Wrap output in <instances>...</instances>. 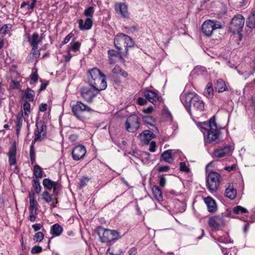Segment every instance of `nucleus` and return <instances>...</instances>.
I'll return each mask as SVG.
<instances>
[{"instance_id": "obj_18", "label": "nucleus", "mask_w": 255, "mask_h": 255, "mask_svg": "<svg viewBox=\"0 0 255 255\" xmlns=\"http://www.w3.org/2000/svg\"><path fill=\"white\" fill-rule=\"evenodd\" d=\"M37 129L35 131L34 141L41 140L46 135V125L42 124L40 127H38L39 123H36Z\"/></svg>"}, {"instance_id": "obj_17", "label": "nucleus", "mask_w": 255, "mask_h": 255, "mask_svg": "<svg viewBox=\"0 0 255 255\" xmlns=\"http://www.w3.org/2000/svg\"><path fill=\"white\" fill-rule=\"evenodd\" d=\"M231 151V146L226 145L224 147L216 149L213 152V155L217 158H222L229 155Z\"/></svg>"}, {"instance_id": "obj_13", "label": "nucleus", "mask_w": 255, "mask_h": 255, "mask_svg": "<svg viewBox=\"0 0 255 255\" xmlns=\"http://www.w3.org/2000/svg\"><path fill=\"white\" fill-rule=\"evenodd\" d=\"M88 82L90 85L94 83L96 79L101 77H105V74L97 68H94L88 70Z\"/></svg>"}, {"instance_id": "obj_43", "label": "nucleus", "mask_w": 255, "mask_h": 255, "mask_svg": "<svg viewBox=\"0 0 255 255\" xmlns=\"http://www.w3.org/2000/svg\"><path fill=\"white\" fill-rule=\"evenodd\" d=\"M23 116L22 113H19L16 117V127L21 128L22 125Z\"/></svg>"}, {"instance_id": "obj_47", "label": "nucleus", "mask_w": 255, "mask_h": 255, "mask_svg": "<svg viewBox=\"0 0 255 255\" xmlns=\"http://www.w3.org/2000/svg\"><path fill=\"white\" fill-rule=\"evenodd\" d=\"M38 207V203L36 201H29V211H37Z\"/></svg>"}, {"instance_id": "obj_32", "label": "nucleus", "mask_w": 255, "mask_h": 255, "mask_svg": "<svg viewBox=\"0 0 255 255\" xmlns=\"http://www.w3.org/2000/svg\"><path fill=\"white\" fill-rule=\"evenodd\" d=\"M143 122L147 124V125H149L152 127V128L151 129L154 131L153 128L157 129V128L153 125L156 121L155 119L151 116H145L143 117Z\"/></svg>"}, {"instance_id": "obj_64", "label": "nucleus", "mask_w": 255, "mask_h": 255, "mask_svg": "<svg viewBox=\"0 0 255 255\" xmlns=\"http://www.w3.org/2000/svg\"><path fill=\"white\" fill-rule=\"evenodd\" d=\"M42 227V226L40 224H35L34 225H32V228L35 232L38 231Z\"/></svg>"}, {"instance_id": "obj_23", "label": "nucleus", "mask_w": 255, "mask_h": 255, "mask_svg": "<svg viewBox=\"0 0 255 255\" xmlns=\"http://www.w3.org/2000/svg\"><path fill=\"white\" fill-rule=\"evenodd\" d=\"M155 137V134L151 131L148 130H145L139 135L140 139L146 144H148L149 141Z\"/></svg>"}, {"instance_id": "obj_58", "label": "nucleus", "mask_w": 255, "mask_h": 255, "mask_svg": "<svg viewBox=\"0 0 255 255\" xmlns=\"http://www.w3.org/2000/svg\"><path fill=\"white\" fill-rule=\"evenodd\" d=\"M108 54L112 57V56H116V57H117L119 55H120V54H119V53L114 50H109L108 52Z\"/></svg>"}, {"instance_id": "obj_3", "label": "nucleus", "mask_w": 255, "mask_h": 255, "mask_svg": "<svg viewBox=\"0 0 255 255\" xmlns=\"http://www.w3.org/2000/svg\"><path fill=\"white\" fill-rule=\"evenodd\" d=\"M134 44L133 41L129 36L123 33L117 34L114 39V44L116 47L121 50L123 47H124L126 55H128V47H132Z\"/></svg>"}, {"instance_id": "obj_55", "label": "nucleus", "mask_w": 255, "mask_h": 255, "mask_svg": "<svg viewBox=\"0 0 255 255\" xmlns=\"http://www.w3.org/2000/svg\"><path fill=\"white\" fill-rule=\"evenodd\" d=\"M31 81H30V84H33V83H35L37 82L38 80V74L37 72H34L31 75Z\"/></svg>"}, {"instance_id": "obj_54", "label": "nucleus", "mask_w": 255, "mask_h": 255, "mask_svg": "<svg viewBox=\"0 0 255 255\" xmlns=\"http://www.w3.org/2000/svg\"><path fill=\"white\" fill-rule=\"evenodd\" d=\"M166 181V178L164 177V176L163 175H161L159 177V184L160 186L162 187H164V186L165 185Z\"/></svg>"}, {"instance_id": "obj_41", "label": "nucleus", "mask_w": 255, "mask_h": 255, "mask_svg": "<svg viewBox=\"0 0 255 255\" xmlns=\"http://www.w3.org/2000/svg\"><path fill=\"white\" fill-rule=\"evenodd\" d=\"M12 25L10 24H4L0 28V31L3 34H7L11 30Z\"/></svg>"}, {"instance_id": "obj_21", "label": "nucleus", "mask_w": 255, "mask_h": 255, "mask_svg": "<svg viewBox=\"0 0 255 255\" xmlns=\"http://www.w3.org/2000/svg\"><path fill=\"white\" fill-rule=\"evenodd\" d=\"M79 27L82 30H88L91 28L93 25V20L91 18H87L84 23L83 19L78 20Z\"/></svg>"}, {"instance_id": "obj_50", "label": "nucleus", "mask_w": 255, "mask_h": 255, "mask_svg": "<svg viewBox=\"0 0 255 255\" xmlns=\"http://www.w3.org/2000/svg\"><path fill=\"white\" fill-rule=\"evenodd\" d=\"M112 241H114L120 238V236L118 232L115 230H112Z\"/></svg>"}, {"instance_id": "obj_45", "label": "nucleus", "mask_w": 255, "mask_h": 255, "mask_svg": "<svg viewBox=\"0 0 255 255\" xmlns=\"http://www.w3.org/2000/svg\"><path fill=\"white\" fill-rule=\"evenodd\" d=\"M179 170L180 171L185 173H189L190 171L189 168L186 166V164L184 162H181L180 163Z\"/></svg>"}, {"instance_id": "obj_38", "label": "nucleus", "mask_w": 255, "mask_h": 255, "mask_svg": "<svg viewBox=\"0 0 255 255\" xmlns=\"http://www.w3.org/2000/svg\"><path fill=\"white\" fill-rule=\"evenodd\" d=\"M233 212L236 214H243L247 213V210L240 206H237L233 208Z\"/></svg>"}, {"instance_id": "obj_51", "label": "nucleus", "mask_w": 255, "mask_h": 255, "mask_svg": "<svg viewBox=\"0 0 255 255\" xmlns=\"http://www.w3.org/2000/svg\"><path fill=\"white\" fill-rule=\"evenodd\" d=\"M42 251V248L40 246H35L31 249V253L33 254H38Z\"/></svg>"}, {"instance_id": "obj_7", "label": "nucleus", "mask_w": 255, "mask_h": 255, "mask_svg": "<svg viewBox=\"0 0 255 255\" xmlns=\"http://www.w3.org/2000/svg\"><path fill=\"white\" fill-rule=\"evenodd\" d=\"M244 24L245 19L244 17L241 14H238L232 18L230 28L232 30L233 33H239L242 30Z\"/></svg>"}, {"instance_id": "obj_33", "label": "nucleus", "mask_w": 255, "mask_h": 255, "mask_svg": "<svg viewBox=\"0 0 255 255\" xmlns=\"http://www.w3.org/2000/svg\"><path fill=\"white\" fill-rule=\"evenodd\" d=\"M161 157L163 160L169 163H171L173 161V158L171 156V151L170 150H166L162 153Z\"/></svg>"}, {"instance_id": "obj_52", "label": "nucleus", "mask_w": 255, "mask_h": 255, "mask_svg": "<svg viewBox=\"0 0 255 255\" xmlns=\"http://www.w3.org/2000/svg\"><path fill=\"white\" fill-rule=\"evenodd\" d=\"M74 36V34L72 33H69L68 35H67L65 38L64 39V40L62 42L61 45H64L66 43H67L70 39Z\"/></svg>"}, {"instance_id": "obj_60", "label": "nucleus", "mask_w": 255, "mask_h": 255, "mask_svg": "<svg viewBox=\"0 0 255 255\" xmlns=\"http://www.w3.org/2000/svg\"><path fill=\"white\" fill-rule=\"evenodd\" d=\"M89 179L87 178H83L80 181V188H83L87 184Z\"/></svg>"}, {"instance_id": "obj_37", "label": "nucleus", "mask_w": 255, "mask_h": 255, "mask_svg": "<svg viewBox=\"0 0 255 255\" xmlns=\"http://www.w3.org/2000/svg\"><path fill=\"white\" fill-rule=\"evenodd\" d=\"M80 46L81 43L79 41L71 42L69 45L68 50L70 51L72 50L74 51H77L79 50Z\"/></svg>"}, {"instance_id": "obj_22", "label": "nucleus", "mask_w": 255, "mask_h": 255, "mask_svg": "<svg viewBox=\"0 0 255 255\" xmlns=\"http://www.w3.org/2000/svg\"><path fill=\"white\" fill-rule=\"evenodd\" d=\"M193 100L191 103V106H192L195 110L203 111L204 109V103L199 97L196 95Z\"/></svg>"}, {"instance_id": "obj_24", "label": "nucleus", "mask_w": 255, "mask_h": 255, "mask_svg": "<svg viewBox=\"0 0 255 255\" xmlns=\"http://www.w3.org/2000/svg\"><path fill=\"white\" fill-rule=\"evenodd\" d=\"M204 201L207 206L209 212L214 213L217 210V207L216 202L211 197H207L205 198Z\"/></svg>"}, {"instance_id": "obj_53", "label": "nucleus", "mask_w": 255, "mask_h": 255, "mask_svg": "<svg viewBox=\"0 0 255 255\" xmlns=\"http://www.w3.org/2000/svg\"><path fill=\"white\" fill-rule=\"evenodd\" d=\"M20 86V83L14 80H12L10 83V87L12 89L19 88Z\"/></svg>"}, {"instance_id": "obj_20", "label": "nucleus", "mask_w": 255, "mask_h": 255, "mask_svg": "<svg viewBox=\"0 0 255 255\" xmlns=\"http://www.w3.org/2000/svg\"><path fill=\"white\" fill-rule=\"evenodd\" d=\"M144 96L147 100L153 104L159 101V96L157 93L151 90H145L144 92Z\"/></svg>"}, {"instance_id": "obj_30", "label": "nucleus", "mask_w": 255, "mask_h": 255, "mask_svg": "<svg viewBox=\"0 0 255 255\" xmlns=\"http://www.w3.org/2000/svg\"><path fill=\"white\" fill-rule=\"evenodd\" d=\"M246 25L250 28H254L255 26V11H253L249 15L246 21Z\"/></svg>"}, {"instance_id": "obj_39", "label": "nucleus", "mask_w": 255, "mask_h": 255, "mask_svg": "<svg viewBox=\"0 0 255 255\" xmlns=\"http://www.w3.org/2000/svg\"><path fill=\"white\" fill-rule=\"evenodd\" d=\"M94 12V9L93 6H90L88 8L86 9L84 11V15L88 18H93V15Z\"/></svg>"}, {"instance_id": "obj_8", "label": "nucleus", "mask_w": 255, "mask_h": 255, "mask_svg": "<svg viewBox=\"0 0 255 255\" xmlns=\"http://www.w3.org/2000/svg\"><path fill=\"white\" fill-rule=\"evenodd\" d=\"M81 95L87 102H92L93 99L99 94V92L93 88L83 87L81 89Z\"/></svg>"}, {"instance_id": "obj_46", "label": "nucleus", "mask_w": 255, "mask_h": 255, "mask_svg": "<svg viewBox=\"0 0 255 255\" xmlns=\"http://www.w3.org/2000/svg\"><path fill=\"white\" fill-rule=\"evenodd\" d=\"M31 54L32 58H38L40 55V50L38 49V47H32Z\"/></svg>"}, {"instance_id": "obj_12", "label": "nucleus", "mask_w": 255, "mask_h": 255, "mask_svg": "<svg viewBox=\"0 0 255 255\" xmlns=\"http://www.w3.org/2000/svg\"><path fill=\"white\" fill-rule=\"evenodd\" d=\"M88 82L90 85L94 83L96 79L101 77H105V74L97 68H94L88 70Z\"/></svg>"}, {"instance_id": "obj_14", "label": "nucleus", "mask_w": 255, "mask_h": 255, "mask_svg": "<svg viewBox=\"0 0 255 255\" xmlns=\"http://www.w3.org/2000/svg\"><path fill=\"white\" fill-rule=\"evenodd\" d=\"M98 234L102 243L112 242V230L103 228L98 229Z\"/></svg>"}, {"instance_id": "obj_40", "label": "nucleus", "mask_w": 255, "mask_h": 255, "mask_svg": "<svg viewBox=\"0 0 255 255\" xmlns=\"http://www.w3.org/2000/svg\"><path fill=\"white\" fill-rule=\"evenodd\" d=\"M33 182V187L34 189L35 192L36 194H38L40 192L41 188L39 181L38 179H34Z\"/></svg>"}, {"instance_id": "obj_57", "label": "nucleus", "mask_w": 255, "mask_h": 255, "mask_svg": "<svg viewBox=\"0 0 255 255\" xmlns=\"http://www.w3.org/2000/svg\"><path fill=\"white\" fill-rule=\"evenodd\" d=\"M170 169V167L168 165L160 166L158 168V172H166Z\"/></svg>"}, {"instance_id": "obj_26", "label": "nucleus", "mask_w": 255, "mask_h": 255, "mask_svg": "<svg viewBox=\"0 0 255 255\" xmlns=\"http://www.w3.org/2000/svg\"><path fill=\"white\" fill-rule=\"evenodd\" d=\"M28 41L32 47L36 48L38 47V44L42 42V38L39 37L37 33L35 32L32 34L31 38L28 39Z\"/></svg>"}, {"instance_id": "obj_49", "label": "nucleus", "mask_w": 255, "mask_h": 255, "mask_svg": "<svg viewBox=\"0 0 255 255\" xmlns=\"http://www.w3.org/2000/svg\"><path fill=\"white\" fill-rule=\"evenodd\" d=\"M44 238V235L41 232H37L33 237V240L36 242L41 241Z\"/></svg>"}, {"instance_id": "obj_28", "label": "nucleus", "mask_w": 255, "mask_h": 255, "mask_svg": "<svg viewBox=\"0 0 255 255\" xmlns=\"http://www.w3.org/2000/svg\"><path fill=\"white\" fill-rule=\"evenodd\" d=\"M62 227L58 224H54L51 228L50 233L54 236H59L62 233Z\"/></svg>"}, {"instance_id": "obj_31", "label": "nucleus", "mask_w": 255, "mask_h": 255, "mask_svg": "<svg viewBox=\"0 0 255 255\" xmlns=\"http://www.w3.org/2000/svg\"><path fill=\"white\" fill-rule=\"evenodd\" d=\"M215 88L219 93L226 91L227 89L225 82L222 79H219L217 81Z\"/></svg>"}, {"instance_id": "obj_63", "label": "nucleus", "mask_w": 255, "mask_h": 255, "mask_svg": "<svg viewBox=\"0 0 255 255\" xmlns=\"http://www.w3.org/2000/svg\"><path fill=\"white\" fill-rule=\"evenodd\" d=\"M72 57V55L70 53V51L68 50L67 54L64 55V57L65 58V62H68L70 60Z\"/></svg>"}, {"instance_id": "obj_11", "label": "nucleus", "mask_w": 255, "mask_h": 255, "mask_svg": "<svg viewBox=\"0 0 255 255\" xmlns=\"http://www.w3.org/2000/svg\"><path fill=\"white\" fill-rule=\"evenodd\" d=\"M196 95L193 93H183L180 96L181 101L189 113L191 112V103Z\"/></svg>"}, {"instance_id": "obj_56", "label": "nucleus", "mask_w": 255, "mask_h": 255, "mask_svg": "<svg viewBox=\"0 0 255 255\" xmlns=\"http://www.w3.org/2000/svg\"><path fill=\"white\" fill-rule=\"evenodd\" d=\"M35 141H32L30 147L29 155L30 156H35V150L34 147V143Z\"/></svg>"}, {"instance_id": "obj_19", "label": "nucleus", "mask_w": 255, "mask_h": 255, "mask_svg": "<svg viewBox=\"0 0 255 255\" xmlns=\"http://www.w3.org/2000/svg\"><path fill=\"white\" fill-rule=\"evenodd\" d=\"M115 10L117 13L120 14L124 18L129 17L127 5L124 3H117L115 5Z\"/></svg>"}, {"instance_id": "obj_5", "label": "nucleus", "mask_w": 255, "mask_h": 255, "mask_svg": "<svg viewBox=\"0 0 255 255\" xmlns=\"http://www.w3.org/2000/svg\"><path fill=\"white\" fill-rule=\"evenodd\" d=\"M221 175L216 172H210L207 178V184L209 190L211 192L216 191L220 186Z\"/></svg>"}, {"instance_id": "obj_35", "label": "nucleus", "mask_w": 255, "mask_h": 255, "mask_svg": "<svg viewBox=\"0 0 255 255\" xmlns=\"http://www.w3.org/2000/svg\"><path fill=\"white\" fill-rule=\"evenodd\" d=\"M24 97L29 101H32L33 100V97L34 92L33 90H30L29 88H27L24 91Z\"/></svg>"}, {"instance_id": "obj_36", "label": "nucleus", "mask_w": 255, "mask_h": 255, "mask_svg": "<svg viewBox=\"0 0 255 255\" xmlns=\"http://www.w3.org/2000/svg\"><path fill=\"white\" fill-rule=\"evenodd\" d=\"M42 168L40 166L37 164L34 165L33 168V174L36 177L41 178L42 177Z\"/></svg>"}, {"instance_id": "obj_1", "label": "nucleus", "mask_w": 255, "mask_h": 255, "mask_svg": "<svg viewBox=\"0 0 255 255\" xmlns=\"http://www.w3.org/2000/svg\"><path fill=\"white\" fill-rule=\"evenodd\" d=\"M201 131L206 137L207 142L211 143L215 141L216 143L219 142V136L221 132L218 128L215 122V117H212L208 122L201 123L199 125Z\"/></svg>"}, {"instance_id": "obj_61", "label": "nucleus", "mask_w": 255, "mask_h": 255, "mask_svg": "<svg viewBox=\"0 0 255 255\" xmlns=\"http://www.w3.org/2000/svg\"><path fill=\"white\" fill-rule=\"evenodd\" d=\"M120 72H122L121 68L118 65L115 66L114 68L112 70V72L113 74H119Z\"/></svg>"}, {"instance_id": "obj_2", "label": "nucleus", "mask_w": 255, "mask_h": 255, "mask_svg": "<svg viewBox=\"0 0 255 255\" xmlns=\"http://www.w3.org/2000/svg\"><path fill=\"white\" fill-rule=\"evenodd\" d=\"M72 110L74 116L82 121L86 119L87 114H91L94 111L90 107L80 101H77L72 105Z\"/></svg>"}, {"instance_id": "obj_34", "label": "nucleus", "mask_w": 255, "mask_h": 255, "mask_svg": "<svg viewBox=\"0 0 255 255\" xmlns=\"http://www.w3.org/2000/svg\"><path fill=\"white\" fill-rule=\"evenodd\" d=\"M204 95L208 98H212L213 96V89L211 83H208L204 92Z\"/></svg>"}, {"instance_id": "obj_6", "label": "nucleus", "mask_w": 255, "mask_h": 255, "mask_svg": "<svg viewBox=\"0 0 255 255\" xmlns=\"http://www.w3.org/2000/svg\"><path fill=\"white\" fill-rule=\"evenodd\" d=\"M125 126L128 132H134L140 126L138 117L136 115H130L127 119Z\"/></svg>"}, {"instance_id": "obj_9", "label": "nucleus", "mask_w": 255, "mask_h": 255, "mask_svg": "<svg viewBox=\"0 0 255 255\" xmlns=\"http://www.w3.org/2000/svg\"><path fill=\"white\" fill-rule=\"evenodd\" d=\"M208 225L212 229L219 230L225 226V222L222 216H213L209 218Z\"/></svg>"}, {"instance_id": "obj_62", "label": "nucleus", "mask_w": 255, "mask_h": 255, "mask_svg": "<svg viewBox=\"0 0 255 255\" xmlns=\"http://www.w3.org/2000/svg\"><path fill=\"white\" fill-rule=\"evenodd\" d=\"M156 148V143L154 141L151 142L149 146V150L150 152H153L155 151Z\"/></svg>"}, {"instance_id": "obj_25", "label": "nucleus", "mask_w": 255, "mask_h": 255, "mask_svg": "<svg viewBox=\"0 0 255 255\" xmlns=\"http://www.w3.org/2000/svg\"><path fill=\"white\" fill-rule=\"evenodd\" d=\"M16 146L13 145L12 147L10 148L7 153L8 161L10 165H15L16 164Z\"/></svg>"}, {"instance_id": "obj_59", "label": "nucleus", "mask_w": 255, "mask_h": 255, "mask_svg": "<svg viewBox=\"0 0 255 255\" xmlns=\"http://www.w3.org/2000/svg\"><path fill=\"white\" fill-rule=\"evenodd\" d=\"M146 99H144L142 98H138L137 100V103L140 106H142L146 104Z\"/></svg>"}, {"instance_id": "obj_29", "label": "nucleus", "mask_w": 255, "mask_h": 255, "mask_svg": "<svg viewBox=\"0 0 255 255\" xmlns=\"http://www.w3.org/2000/svg\"><path fill=\"white\" fill-rule=\"evenodd\" d=\"M152 191L154 198L158 200H162L163 198L162 193L161 189L156 185H154L152 188Z\"/></svg>"}, {"instance_id": "obj_16", "label": "nucleus", "mask_w": 255, "mask_h": 255, "mask_svg": "<svg viewBox=\"0 0 255 255\" xmlns=\"http://www.w3.org/2000/svg\"><path fill=\"white\" fill-rule=\"evenodd\" d=\"M90 85L92 88L97 90L99 92L100 91L105 90L107 86L106 77H101L99 79H96L95 82Z\"/></svg>"}, {"instance_id": "obj_4", "label": "nucleus", "mask_w": 255, "mask_h": 255, "mask_svg": "<svg viewBox=\"0 0 255 255\" xmlns=\"http://www.w3.org/2000/svg\"><path fill=\"white\" fill-rule=\"evenodd\" d=\"M222 28L221 23L218 21L207 20L202 25V31L204 35L210 37L213 32L217 29Z\"/></svg>"}, {"instance_id": "obj_42", "label": "nucleus", "mask_w": 255, "mask_h": 255, "mask_svg": "<svg viewBox=\"0 0 255 255\" xmlns=\"http://www.w3.org/2000/svg\"><path fill=\"white\" fill-rule=\"evenodd\" d=\"M41 196L42 199L47 203H49L52 201L51 195L47 191H44Z\"/></svg>"}, {"instance_id": "obj_27", "label": "nucleus", "mask_w": 255, "mask_h": 255, "mask_svg": "<svg viewBox=\"0 0 255 255\" xmlns=\"http://www.w3.org/2000/svg\"><path fill=\"white\" fill-rule=\"evenodd\" d=\"M237 191L234 188L233 186L230 185L226 189L225 195L226 197L230 199H234L236 197Z\"/></svg>"}, {"instance_id": "obj_48", "label": "nucleus", "mask_w": 255, "mask_h": 255, "mask_svg": "<svg viewBox=\"0 0 255 255\" xmlns=\"http://www.w3.org/2000/svg\"><path fill=\"white\" fill-rule=\"evenodd\" d=\"M29 211V216L28 218V219L32 222H33L35 221L36 219V215L37 214V211Z\"/></svg>"}, {"instance_id": "obj_44", "label": "nucleus", "mask_w": 255, "mask_h": 255, "mask_svg": "<svg viewBox=\"0 0 255 255\" xmlns=\"http://www.w3.org/2000/svg\"><path fill=\"white\" fill-rule=\"evenodd\" d=\"M23 108L25 115L28 116L30 112V105L28 102L25 101L23 105Z\"/></svg>"}, {"instance_id": "obj_10", "label": "nucleus", "mask_w": 255, "mask_h": 255, "mask_svg": "<svg viewBox=\"0 0 255 255\" xmlns=\"http://www.w3.org/2000/svg\"><path fill=\"white\" fill-rule=\"evenodd\" d=\"M42 184L44 188L48 190L53 188V193L55 195H57L61 189V185L58 182L52 181L48 178L43 180Z\"/></svg>"}, {"instance_id": "obj_15", "label": "nucleus", "mask_w": 255, "mask_h": 255, "mask_svg": "<svg viewBox=\"0 0 255 255\" xmlns=\"http://www.w3.org/2000/svg\"><path fill=\"white\" fill-rule=\"evenodd\" d=\"M86 153V148L82 145L75 147L72 152V157L75 160H79L82 159Z\"/></svg>"}]
</instances>
